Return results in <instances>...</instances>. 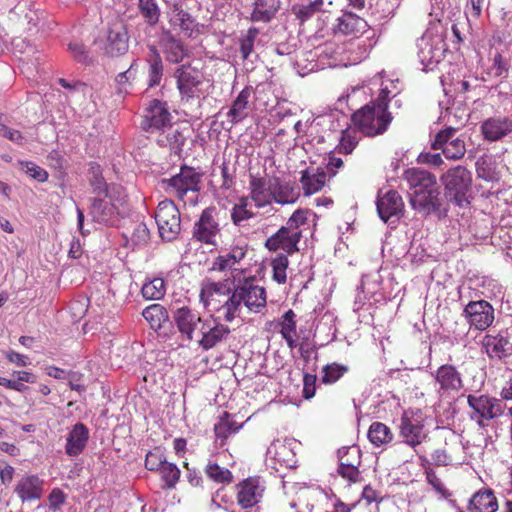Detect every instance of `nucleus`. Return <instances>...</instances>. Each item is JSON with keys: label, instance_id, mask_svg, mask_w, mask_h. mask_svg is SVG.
<instances>
[{"label": "nucleus", "instance_id": "f257e3e1", "mask_svg": "<svg viewBox=\"0 0 512 512\" xmlns=\"http://www.w3.org/2000/svg\"><path fill=\"white\" fill-rule=\"evenodd\" d=\"M300 196L297 187L280 177L267 178L261 174H249V196H242L231 210V220L234 225L242 226L243 223L255 216L248 208V200L251 199L254 205L265 208L272 203L287 205L295 203Z\"/></svg>", "mask_w": 512, "mask_h": 512}, {"label": "nucleus", "instance_id": "f03ea898", "mask_svg": "<svg viewBox=\"0 0 512 512\" xmlns=\"http://www.w3.org/2000/svg\"><path fill=\"white\" fill-rule=\"evenodd\" d=\"M388 89H382L375 100L355 111L351 121L355 129L367 137H375L384 134L390 126L393 117L389 108Z\"/></svg>", "mask_w": 512, "mask_h": 512}, {"label": "nucleus", "instance_id": "7ed1b4c3", "mask_svg": "<svg viewBox=\"0 0 512 512\" xmlns=\"http://www.w3.org/2000/svg\"><path fill=\"white\" fill-rule=\"evenodd\" d=\"M404 178L409 184L410 204L415 210L425 214L439 210L440 192L434 174L423 169L411 168L405 171Z\"/></svg>", "mask_w": 512, "mask_h": 512}, {"label": "nucleus", "instance_id": "20e7f679", "mask_svg": "<svg viewBox=\"0 0 512 512\" xmlns=\"http://www.w3.org/2000/svg\"><path fill=\"white\" fill-rule=\"evenodd\" d=\"M312 211L307 208L295 210L274 234L265 241V248L270 252L283 251L285 255L299 252V243L303 237V227L308 224Z\"/></svg>", "mask_w": 512, "mask_h": 512}, {"label": "nucleus", "instance_id": "39448f33", "mask_svg": "<svg viewBox=\"0 0 512 512\" xmlns=\"http://www.w3.org/2000/svg\"><path fill=\"white\" fill-rule=\"evenodd\" d=\"M426 416L421 409L408 408L403 411L397 426L402 442L415 449L428 437L425 430Z\"/></svg>", "mask_w": 512, "mask_h": 512}, {"label": "nucleus", "instance_id": "423d86ee", "mask_svg": "<svg viewBox=\"0 0 512 512\" xmlns=\"http://www.w3.org/2000/svg\"><path fill=\"white\" fill-rule=\"evenodd\" d=\"M441 181L445 188V196L459 207L467 205V193L472 184L471 172L464 166L458 165L442 175Z\"/></svg>", "mask_w": 512, "mask_h": 512}, {"label": "nucleus", "instance_id": "0eeeda50", "mask_svg": "<svg viewBox=\"0 0 512 512\" xmlns=\"http://www.w3.org/2000/svg\"><path fill=\"white\" fill-rule=\"evenodd\" d=\"M177 89L182 101L199 99L203 94L204 73L190 64H183L174 71Z\"/></svg>", "mask_w": 512, "mask_h": 512}, {"label": "nucleus", "instance_id": "6e6552de", "mask_svg": "<svg viewBox=\"0 0 512 512\" xmlns=\"http://www.w3.org/2000/svg\"><path fill=\"white\" fill-rule=\"evenodd\" d=\"M468 406L471 408V419L475 420L480 427L487 426L491 420L499 418L504 413V405L500 399L486 394L479 396L468 395Z\"/></svg>", "mask_w": 512, "mask_h": 512}, {"label": "nucleus", "instance_id": "1a4fd4ad", "mask_svg": "<svg viewBox=\"0 0 512 512\" xmlns=\"http://www.w3.org/2000/svg\"><path fill=\"white\" fill-rule=\"evenodd\" d=\"M159 235L163 240H174L181 230L180 212L172 200L161 201L155 212Z\"/></svg>", "mask_w": 512, "mask_h": 512}, {"label": "nucleus", "instance_id": "9d476101", "mask_svg": "<svg viewBox=\"0 0 512 512\" xmlns=\"http://www.w3.org/2000/svg\"><path fill=\"white\" fill-rule=\"evenodd\" d=\"M202 176L203 174L195 168L183 165L178 174L164 180V183L167 184L169 193L183 201L188 192L200 191Z\"/></svg>", "mask_w": 512, "mask_h": 512}, {"label": "nucleus", "instance_id": "9b49d317", "mask_svg": "<svg viewBox=\"0 0 512 512\" xmlns=\"http://www.w3.org/2000/svg\"><path fill=\"white\" fill-rule=\"evenodd\" d=\"M265 491V482L260 476H249L235 485L236 502L243 510L252 509L262 501Z\"/></svg>", "mask_w": 512, "mask_h": 512}, {"label": "nucleus", "instance_id": "f8f14e48", "mask_svg": "<svg viewBox=\"0 0 512 512\" xmlns=\"http://www.w3.org/2000/svg\"><path fill=\"white\" fill-rule=\"evenodd\" d=\"M234 288L250 312L260 313L266 307V289L256 283L255 276L244 277Z\"/></svg>", "mask_w": 512, "mask_h": 512}, {"label": "nucleus", "instance_id": "ddd939ff", "mask_svg": "<svg viewBox=\"0 0 512 512\" xmlns=\"http://www.w3.org/2000/svg\"><path fill=\"white\" fill-rule=\"evenodd\" d=\"M215 216V207H207L202 211L193 226V240L206 245H217V237L220 235L221 228Z\"/></svg>", "mask_w": 512, "mask_h": 512}, {"label": "nucleus", "instance_id": "4468645a", "mask_svg": "<svg viewBox=\"0 0 512 512\" xmlns=\"http://www.w3.org/2000/svg\"><path fill=\"white\" fill-rule=\"evenodd\" d=\"M231 333L230 328L211 318H206L199 332L197 333L196 342L203 350L208 351L217 345L226 341Z\"/></svg>", "mask_w": 512, "mask_h": 512}, {"label": "nucleus", "instance_id": "2eb2a0df", "mask_svg": "<svg viewBox=\"0 0 512 512\" xmlns=\"http://www.w3.org/2000/svg\"><path fill=\"white\" fill-rule=\"evenodd\" d=\"M172 122V115L169 112L167 104L154 99L145 109L141 127L150 134H156L165 129Z\"/></svg>", "mask_w": 512, "mask_h": 512}, {"label": "nucleus", "instance_id": "dca6fc26", "mask_svg": "<svg viewBox=\"0 0 512 512\" xmlns=\"http://www.w3.org/2000/svg\"><path fill=\"white\" fill-rule=\"evenodd\" d=\"M463 316L471 328L479 331L490 327L495 318L493 306L485 300L470 301L463 310Z\"/></svg>", "mask_w": 512, "mask_h": 512}, {"label": "nucleus", "instance_id": "f3484780", "mask_svg": "<svg viewBox=\"0 0 512 512\" xmlns=\"http://www.w3.org/2000/svg\"><path fill=\"white\" fill-rule=\"evenodd\" d=\"M173 320L182 337L193 341L196 340L199 327L202 326L205 318H202L195 310L183 306L174 311Z\"/></svg>", "mask_w": 512, "mask_h": 512}, {"label": "nucleus", "instance_id": "a211bd4d", "mask_svg": "<svg viewBox=\"0 0 512 512\" xmlns=\"http://www.w3.org/2000/svg\"><path fill=\"white\" fill-rule=\"evenodd\" d=\"M483 348L490 359L501 360L512 355V329L501 330L497 334H486Z\"/></svg>", "mask_w": 512, "mask_h": 512}, {"label": "nucleus", "instance_id": "6ab92c4d", "mask_svg": "<svg viewBox=\"0 0 512 512\" xmlns=\"http://www.w3.org/2000/svg\"><path fill=\"white\" fill-rule=\"evenodd\" d=\"M90 215L95 222L106 225H113L119 215L118 206L113 201L110 192L102 194V196H94L91 199Z\"/></svg>", "mask_w": 512, "mask_h": 512}, {"label": "nucleus", "instance_id": "aec40b11", "mask_svg": "<svg viewBox=\"0 0 512 512\" xmlns=\"http://www.w3.org/2000/svg\"><path fill=\"white\" fill-rule=\"evenodd\" d=\"M434 379L439 386L438 393L441 396L457 393L464 386L461 373L451 364H443L438 367L435 371Z\"/></svg>", "mask_w": 512, "mask_h": 512}, {"label": "nucleus", "instance_id": "412c9836", "mask_svg": "<svg viewBox=\"0 0 512 512\" xmlns=\"http://www.w3.org/2000/svg\"><path fill=\"white\" fill-rule=\"evenodd\" d=\"M128 41L126 28L121 23H115L109 27L101 49L109 57H119L128 51Z\"/></svg>", "mask_w": 512, "mask_h": 512}, {"label": "nucleus", "instance_id": "4be33fe9", "mask_svg": "<svg viewBox=\"0 0 512 512\" xmlns=\"http://www.w3.org/2000/svg\"><path fill=\"white\" fill-rule=\"evenodd\" d=\"M228 293L229 289H226L225 284L206 280L201 285L199 296L206 309L212 312H219L221 311L223 300Z\"/></svg>", "mask_w": 512, "mask_h": 512}, {"label": "nucleus", "instance_id": "5701e85b", "mask_svg": "<svg viewBox=\"0 0 512 512\" xmlns=\"http://www.w3.org/2000/svg\"><path fill=\"white\" fill-rule=\"evenodd\" d=\"M327 173L321 167H307L300 172L299 182L305 197L323 190L328 181Z\"/></svg>", "mask_w": 512, "mask_h": 512}, {"label": "nucleus", "instance_id": "b1692460", "mask_svg": "<svg viewBox=\"0 0 512 512\" xmlns=\"http://www.w3.org/2000/svg\"><path fill=\"white\" fill-rule=\"evenodd\" d=\"M368 29L366 20L352 12H344L334 27L335 34L358 38Z\"/></svg>", "mask_w": 512, "mask_h": 512}, {"label": "nucleus", "instance_id": "393cba45", "mask_svg": "<svg viewBox=\"0 0 512 512\" xmlns=\"http://www.w3.org/2000/svg\"><path fill=\"white\" fill-rule=\"evenodd\" d=\"M377 211L379 217L387 222L390 218L401 217L404 212V202L397 191L390 190L377 200Z\"/></svg>", "mask_w": 512, "mask_h": 512}, {"label": "nucleus", "instance_id": "a878e982", "mask_svg": "<svg viewBox=\"0 0 512 512\" xmlns=\"http://www.w3.org/2000/svg\"><path fill=\"white\" fill-rule=\"evenodd\" d=\"M499 508L497 497L491 488H481L469 500V512H496Z\"/></svg>", "mask_w": 512, "mask_h": 512}, {"label": "nucleus", "instance_id": "bb28decb", "mask_svg": "<svg viewBox=\"0 0 512 512\" xmlns=\"http://www.w3.org/2000/svg\"><path fill=\"white\" fill-rule=\"evenodd\" d=\"M15 493L22 502L38 500L43 495V480L36 475L24 476L17 482Z\"/></svg>", "mask_w": 512, "mask_h": 512}, {"label": "nucleus", "instance_id": "cd10ccee", "mask_svg": "<svg viewBox=\"0 0 512 512\" xmlns=\"http://www.w3.org/2000/svg\"><path fill=\"white\" fill-rule=\"evenodd\" d=\"M89 440V430L83 423H76L70 430L65 445V453L68 456L76 457L80 455Z\"/></svg>", "mask_w": 512, "mask_h": 512}, {"label": "nucleus", "instance_id": "c85d7f7f", "mask_svg": "<svg viewBox=\"0 0 512 512\" xmlns=\"http://www.w3.org/2000/svg\"><path fill=\"white\" fill-rule=\"evenodd\" d=\"M186 137L179 127H175L172 122L156 133V142L161 147H167L175 154H180L183 150Z\"/></svg>", "mask_w": 512, "mask_h": 512}, {"label": "nucleus", "instance_id": "c756f323", "mask_svg": "<svg viewBox=\"0 0 512 512\" xmlns=\"http://www.w3.org/2000/svg\"><path fill=\"white\" fill-rule=\"evenodd\" d=\"M252 94L251 87H245L240 91L238 96L233 100L227 117L232 125H236L248 117L251 110L250 97Z\"/></svg>", "mask_w": 512, "mask_h": 512}, {"label": "nucleus", "instance_id": "7c9ffc66", "mask_svg": "<svg viewBox=\"0 0 512 512\" xmlns=\"http://www.w3.org/2000/svg\"><path fill=\"white\" fill-rule=\"evenodd\" d=\"M485 139L496 141L512 131V123L507 118H490L482 124Z\"/></svg>", "mask_w": 512, "mask_h": 512}, {"label": "nucleus", "instance_id": "2f4dec72", "mask_svg": "<svg viewBox=\"0 0 512 512\" xmlns=\"http://www.w3.org/2000/svg\"><path fill=\"white\" fill-rule=\"evenodd\" d=\"M242 426L243 424L237 423L230 413L224 412L214 425L215 437L219 441L220 446L223 447L229 436L237 433Z\"/></svg>", "mask_w": 512, "mask_h": 512}, {"label": "nucleus", "instance_id": "473e14b6", "mask_svg": "<svg viewBox=\"0 0 512 512\" xmlns=\"http://www.w3.org/2000/svg\"><path fill=\"white\" fill-rule=\"evenodd\" d=\"M278 324L281 327L280 334L286 341L287 346L290 349H294L297 345V322L295 312L292 309L286 311Z\"/></svg>", "mask_w": 512, "mask_h": 512}, {"label": "nucleus", "instance_id": "72a5a7b5", "mask_svg": "<svg viewBox=\"0 0 512 512\" xmlns=\"http://www.w3.org/2000/svg\"><path fill=\"white\" fill-rule=\"evenodd\" d=\"M279 8V0H255L251 20L254 22H269Z\"/></svg>", "mask_w": 512, "mask_h": 512}, {"label": "nucleus", "instance_id": "f704fd0d", "mask_svg": "<svg viewBox=\"0 0 512 512\" xmlns=\"http://www.w3.org/2000/svg\"><path fill=\"white\" fill-rule=\"evenodd\" d=\"M367 436L375 447L389 444L394 439L392 430L386 424L378 421L370 425Z\"/></svg>", "mask_w": 512, "mask_h": 512}, {"label": "nucleus", "instance_id": "c9c22d12", "mask_svg": "<svg viewBox=\"0 0 512 512\" xmlns=\"http://www.w3.org/2000/svg\"><path fill=\"white\" fill-rule=\"evenodd\" d=\"M143 317L149 323L150 327L157 331L168 321L169 314L164 306L155 303L146 307L142 312Z\"/></svg>", "mask_w": 512, "mask_h": 512}, {"label": "nucleus", "instance_id": "e433bc0d", "mask_svg": "<svg viewBox=\"0 0 512 512\" xmlns=\"http://www.w3.org/2000/svg\"><path fill=\"white\" fill-rule=\"evenodd\" d=\"M162 43L167 61L171 63H179L186 56V50L183 43L172 35L168 34L163 39Z\"/></svg>", "mask_w": 512, "mask_h": 512}, {"label": "nucleus", "instance_id": "4c0bfd02", "mask_svg": "<svg viewBox=\"0 0 512 512\" xmlns=\"http://www.w3.org/2000/svg\"><path fill=\"white\" fill-rule=\"evenodd\" d=\"M12 376H16L17 380H11L4 377H0V385L4 386L7 389L14 390L20 393L25 392L28 387L24 384L26 383H35L36 377L35 375L26 370L22 371H13Z\"/></svg>", "mask_w": 512, "mask_h": 512}, {"label": "nucleus", "instance_id": "58836bf2", "mask_svg": "<svg viewBox=\"0 0 512 512\" xmlns=\"http://www.w3.org/2000/svg\"><path fill=\"white\" fill-rule=\"evenodd\" d=\"M204 473L212 482L223 486L230 485L234 481L233 473L216 462H208L204 467Z\"/></svg>", "mask_w": 512, "mask_h": 512}, {"label": "nucleus", "instance_id": "ea45409f", "mask_svg": "<svg viewBox=\"0 0 512 512\" xmlns=\"http://www.w3.org/2000/svg\"><path fill=\"white\" fill-rule=\"evenodd\" d=\"M350 370L349 366L338 362L324 365L321 371L320 381L324 385H333L338 382Z\"/></svg>", "mask_w": 512, "mask_h": 512}, {"label": "nucleus", "instance_id": "a19ab883", "mask_svg": "<svg viewBox=\"0 0 512 512\" xmlns=\"http://www.w3.org/2000/svg\"><path fill=\"white\" fill-rule=\"evenodd\" d=\"M290 261L288 255L278 253L270 260V267L272 269V280L279 285H284L287 282V270Z\"/></svg>", "mask_w": 512, "mask_h": 512}, {"label": "nucleus", "instance_id": "79ce46f5", "mask_svg": "<svg viewBox=\"0 0 512 512\" xmlns=\"http://www.w3.org/2000/svg\"><path fill=\"white\" fill-rule=\"evenodd\" d=\"M163 482V490L174 489L179 482L181 471L176 464L166 461L164 465L157 471Z\"/></svg>", "mask_w": 512, "mask_h": 512}, {"label": "nucleus", "instance_id": "37998d69", "mask_svg": "<svg viewBox=\"0 0 512 512\" xmlns=\"http://www.w3.org/2000/svg\"><path fill=\"white\" fill-rule=\"evenodd\" d=\"M166 293V284L163 278L155 277L146 281L141 289V294L146 300H160Z\"/></svg>", "mask_w": 512, "mask_h": 512}, {"label": "nucleus", "instance_id": "c03bdc74", "mask_svg": "<svg viewBox=\"0 0 512 512\" xmlns=\"http://www.w3.org/2000/svg\"><path fill=\"white\" fill-rule=\"evenodd\" d=\"M242 304V300L236 289L233 288L231 295H227L222 303L221 311H223V319L226 322H232L239 315Z\"/></svg>", "mask_w": 512, "mask_h": 512}, {"label": "nucleus", "instance_id": "a18cd8bd", "mask_svg": "<svg viewBox=\"0 0 512 512\" xmlns=\"http://www.w3.org/2000/svg\"><path fill=\"white\" fill-rule=\"evenodd\" d=\"M323 4V0H314L308 4L296 3L292 6V13L299 22L304 23L321 11Z\"/></svg>", "mask_w": 512, "mask_h": 512}, {"label": "nucleus", "instance_id": "49530a36", "mask_svg": "<svg viewBox=\"0 0 512 512\" xmlns=\"http://www.w3.org/2000/svg\"><path fill=\"white\" fill-rule=\"evenodd\" d=\"M174 22L179 26L181 31L184 32L187 36H192V33L195 30L196 23L193 17L182 8V5L179 3H175L173 5Z\"/></svg>", "mask_w": 512, "mask_h": 512}, {"label": "nucleus", "instance_id": "de8ad7c7", "mask_svg": "<svg viewBox=\"0 0 512 512\" xmlns=\"http://www.w3.org/2000/svg\"><path fill=\"white\" fill-rule=\"evenodd\" d=\"M138 65L137 60L133 59L127 70L120 72L115 77L116 87L119 93H127L137 78Z\"/></svg>", "mask_w": 512, "mask_h": 512}, {"label": "nucleus", "instance_id": "09e8293b", "mask_svg": "<svg viewBox=\"0 0 512 512\" xmlns=\"http://www.w3.org/2000/svg\"><path fill=\"white\" fill-rule=\"evenodd\" d=\"M153 56L148 60V87L158 86L163 77V63L159 53L155 48H151Z\"/></svg>", "mask_w": 512, "mask_h": 512}, {"label": "nucleus", "instance_id": "8fccbe9b", "mask_svg": "<svg viewBox=\"0 0 512 512\" xmlns=\"http://www.w3.org/2000/svg\"><path fill=\"white\" fill-rule=\"evenodd\" d=\"M357 132L355 127L342 131L340 142L336 148L338 153L349 155L353 152L359 142Z\"/></svg>", "mask_w": 512, "mask_h": 512}, {"label": "nucleus", "instance_id": "3c124183", "mask_svg": "<svg viewBox=\"0 0 512 512\" xmlns=\"http://www.w3.org/2000/svg\"><path fill=\"white\" fill-rule=\"evenodd\" d=\"M89 182L95 196H102V194L110 192L98 164H91L89 168Z\"/></svg>", "mask_w": 512, "mask_h": 512}, {"label": "nucleus", "instance_id": "603ef678", "mask_svg": "<svg viewBox=\"0 0 512 512\" xmlns=\"http://www.w3.org/2000/svg\"><path fill=\"white\" fill-rule=\"evenodd\" d=\"M138 8L148 24L155 25L159 21L160 11L155 0H139Z\"/></svg>", "mask_w": 512, "mask_h": 512}, {"label": "nucleus", "instance_id": "864d4df0", "mask_svg": "<svg viewBox=\"0 0 512 512\" xmlns=\"http://www.w3.org/2000/svg\"><path fill=\"white\" fill-rule=\"evenodd\" d=\"M442 153L447 159L451 160H459L466 153V145L463 139L455 138L453 141L449 142L447 146L442 150Z\"/></svg>", "mask_w": 512, "mask_h": 512}, {"label": "nucleus", "instance_id": "5fc2aeb1", "mask_svg": "<svg viewBox=\"0 0 512 512\" xmlns=\"http://www.w3.org/2000/svg\"><path fill=\"white\" fill-rule=\"evenodd\" d=\"M339 464L361 465V451L357 446L343 447L339 450Z\"/></svg>", "mask_w": 512, "mask_h": 512}, {"label": "nucleus", "instance_id": "6e6d98bb", "mask_svg": "<svg viewBox=\"0 0 512 512\" xmlns=\"http://www.w3.org/2000/svg\"><path fill=\"white\" fill-rule=\"evenodd\" d=\"M166 461L164 453L159 448H155L146 454L145 468L149 471L157 472Z\"/></svg>", "mask_w": 512, "mask_h": 512}, {"label": "nucleus", "instance_id": "4d7b16f0", "mask_svg": "<svg viewBox=\"0 0 512 512\" xmlns=\"http://www.w3.org/2000/svg\"><path fill=\"white\" fill-rule=\"evenodd\" d=\"M456 129L453 127H447L441 131H439L434 141L431 144V148L433 150H443L445 146L451 141H453L456 137L455 136Z\"/></svg>", "mask_w": 512, "mask_h": 512}, {"label": "nucleus", "instance_id": "13d9d810", "mask_svg": "<svg viewBox=\"0 0 512 512\" xmlns=\"http://www.w3.org/2000/svg\"><path fill=\"white\" fill-rule=\"evenodd\" d=\"M425 475L427 482L443 497H449L451 493L445 487L442 480L437 476L435 471H433L430 466L426 467Z\"/></svg>", "mask_w": 512, "mask_h": 512}, {"label": "nucleus", "instance_id": "bf43d9fd", "mask_svg": "<svg viewBox=\"0 0 512 512\" xmlns=\"http://www.w3.org/2000/svg\"><path fill=\"white\" fill-rule=\"evenodd\" d=\"M150 239V231L146 224L138 223L136 224L132 234L131 241L135 246H142L148 243Z\"/></svg>", "mask_w": 512, "mask_h": 512}, {"label": "nucleus", "instance_id": "052dcab7", "mask_svg": "<svg viewBox=\"0 0 512 512\" xmlns=\"http://www.w3.org/2000/svg\"><path fill=\"white\" fill-rule=\"evenodd\" d=\"M68 49L75 61L82 64L90 63L89 52L82 43L71 42L68 45Z\"/></svg>", "mask_w": 512, "mask_h": 512}, {"label": "nucleus", "instance_id": "680f3d73", "mask_svg": "<svg viewBox=\"0 0 512 512\" xmlns=\"http://www.w3.org/2000/svg\"><path fill=\"white\" fill-rule=\"evenodd\" d=\"M23 165L25 166V172L33 179H35L36 181L40 182V183H43L45 181H47L48 179V172L40 167L39 165L35 164L34 162H25L23 163Z\"/></svg>", "mask_w": 512, "mask_h": 512}, {"label": "nucleus", "instance_id": "e2e57ef3", "mask_svg": "<svg viewBox=\"0 0 512 512\" xmlns=\"http://www.w3.org/2000/svg\"><path fill=\"white\" fill-rule=\"evenodd\" d=\"M337 471L342 478L350 483H356L360 480L359 466L339 464Z\"/></svg>", "mask_w": 512, "mask_h": 512}, {"label": "nucleus", "instance_id": "0e129e2a", "mask_svg": "<svg viewBox=\"0 0 512 512\" xmlns=\"http://www.w3.org/2000/svg\"><path fill=\"white\" fill-rule=\"evenodd\" d=\"M257 35V29L250 28L245 38L240 41V52L242 58L245 60L249 57L254 47V40Z\"/></svg>", "mask_w": 512, "mask_h": 512}, {"label": "nucleus", "instance_id": "69168bd1", "mask_svg": "<svg viewBox=\"0 0 512 512\" xmlns=\"http://www.w3.org/2000/svg\"><path fill=\"white\" fill-rule=\"evenodd\" d=\"M317 375L311 373H304L303 375V397L305 399H311L316 394Z\"/></svg>", "mask_w": 512, "mask_h": 512}, {"label": "nucleus", "instance_id": "338daca9", "mask_svg": "<svg viewBox=\"0 0 512 512\" xmlns=\"http://www.w3.org/2000/svg\"><path fill=\"white\" fill-rule=\"evenodd\" d=\"M344 167V161L341 157H338L335 153H331L328 156L326 170L328 179L336 176L339 170Z\"/></svg>", "mask_w": 512, "mask_h": 512}, {"label": "nucleus", "instance_id": "774afa93", "mask_svg": "<svg viewBox=\"0 0 512 512\" xmlns=\"http://www.w3.org/2000/svg\"><path fill=\"white\" fill-rule=\"evenodd\" d=\"M234 269L228 257L224 254H219L212 262L210 271L225 272Z\"/></svg>", "mask_w": 512, "mask_h": 512}]
</instances>
